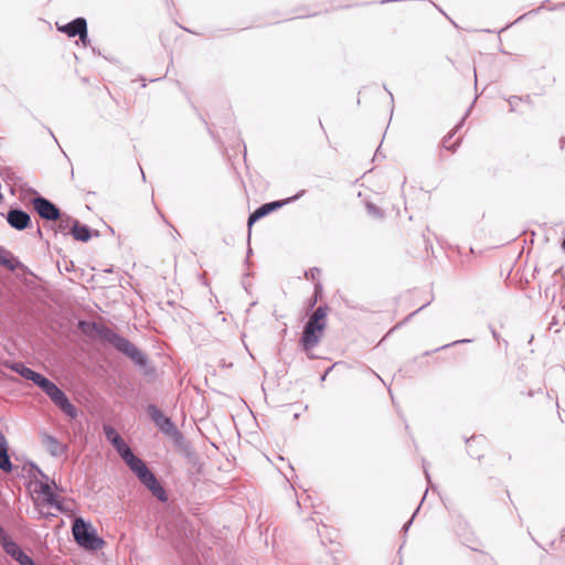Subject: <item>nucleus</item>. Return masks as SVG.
I'll use <instances>...</instances> for the list:
<instances>
[{"mask_svg":"<svg viewBox=\"0 0 565 565\" xmlns=\"http://www.w3.org/2000/svg\"><path fill=\"white\" fill-rule=\"evenodd\" d=\"M106 439L111 444L120 458L136 475L138 480L156 497L160 502L168 501V494L157 479L156 475L148 468L146 462L137 457L131 448L126 444L122 437L111 425H104L103 427Z\"/></svg>","mask_w":565,"mask_h":565,"instance_id":"1","label":"nucleus"},{"mask_svg":"<svg viewBox=\"0 0 565 565\" xmlns=\"http://www.w3.org/2000/svg\"><path fill=\"white\" fill-rule=\"evenodd\" d=\"M79 329L87 335H97L102 341L113 345L118 352L130 359L137 366L146 369L149 359L146 353L139 350L132 342L115 332L109 327L95 321H79Z\"/></svg>","mask_w":565,"mask_h":565,"instance_id":"2","label":"nucleus"},{"mask_svg":"<svg viewBox=\"0 0 565 565\" xmlns=\"http://www.w3.org/2000/svg\"><path fill=\"white\" fill-rule=\"evenodd\" d=\"M4 366L19 374L21 377L33 382L66 416L71 418H75L77 416V408L71 403L64 391H62L53 381L30 369L22 362L7 361L4 362Z\"/></svg>","mask_w":565,"mask_h":565,"instance_id":"3","label":"nucleus"},{"mask_svg":"<svg viewBox=\"0 0 565 565\" xmlns=\"http://www.w3.org/2000/svg\"><path fill=\"white\" fill-rule=\"evenodd\" d=\"M72 533L77 545L85 550L97 551L105 544L93 525L83 518H76L73 521Z\"/></svg>","mask_w":565,"mask_h":565,"instance_id":"4","label":"nucleus"},{"mask_svg":"<svg viewBox=\"0 0 565 565\" xmlns=\"http://www.w3.org/2000/svg\"><path fill=\"white\" fill-rule=\"evenodd\" d=\"M327 328V323L315 322L311 320H307L303 326V330L299 340V344L301 350L306 352L309 359H313V355L310 354L311 350L315 349L323 337V332Z\"/></svg>","mask_w":565,"mask_h":565,"instance_id":"5","label":"nucleus"},{"mask_svg":"<svg viewBox=\"0 0 565 565\" xmlns=\"http://www.w3.org/2000/svg\"><path fill=\"white\" fill-rule=\"evenodd\" d=\"M28 192L34 195L31 203L40 217L46 221H57L61 218V210L56 204L39 194V192L32 188L28 189Z\"/></svg>","mask_w":565,"mask_h":565,"instance_id":"6","label":"nucleus"},{"mask_svg":"<svg viewBox=\"0 0 565 565\" xmlns=\"http://www.w3.org/2000/svg\"><path fill=\"white\" fill-rule=\"evenodd\" d=\"M305 192H306L305 190H301L297 194H295L288 199L271 201V202L262 204L253 213L249 214L248 220H247L248 227H252V225L255 222H257L260 218L267 216L268 214L275 212L276 210L282 207L284 205L291 203L294 201H297L305 194Z\"/></svg>","mask_w":565,"mask_h":565,"instance_id":"7","label":"nucleus"},{"mask_svg":"<svg viewBox=\"0 0 565 565\" xmlns=\"http://www.w3.org/2000/svg\"><path fill=\"white\" fill-rule=\"evenodd\" d=\"M147 413L156 427L167 437L177 428L172 419L166 416L154 404L147 406Z\"/></svg>","mask_w":565,"mask_h":565,"instance_id":"8","label":"nucleus"},{"mask_svg":"<svg viewBox=\"0 0 565 565\" xmlns=\"http://www.w3.org/2000/svg\"><path fill=\"white\" fill-rule=\"evenodd\" d=\"M6 218L9 225L17 231H24L32 224L29 213L20 207H10Z\"/></svg>","mask_w":565,"mask_h":565,"instance_id":"9","label":"nucleus"},{"mask_svg":"<svg viewBox=\"0 0 565 565\" xmlns=\"http://www.w3.org/2000/svg\"><path fill=\"white\" fill-rule=\"evenodd\" d=\"M1 547L11 558H13L20 565H31L34 563L33 558L29 556L12 539L2 544Z\"/></svg>","mask_w":565,"mask_h":565,"instance_id":"10","label":"nucleus"},{"mask_svg":"<svg viewBox=\"0 0 565 565\" xmlns=\"http://www.w3.org/2000/svg\"><path fill=\"white\" fill-rule=\"evenodd\" d=\"M87 25V21L83 17H78L73 19L71 22L60 25L56 24L57 30L64 34H66L68 38H75L79 33H83L85 31V28Z\"/></svg>","mask_w":565,"mask_h":565,"instance_id":"11","label":"nucleus"},{"mask_svg":"<svg viewBox=\"0 0 565 565\" xmlns=\"http://www.w3.org/2000/svg\"><path fill=\"white\" fill-rule=\"evenodd\" d=\"M42 444L53 457H60L67 450V447L64 444L47 433L42 434Z\"/></svg>","mask_w":565,"mask_h":565,"instance_id":"12","label":"nucleus"},{"mask_svg":"<svg viewBox=\"0 0 565 565\" xmlns=\"http://www.w3.org/2000/svg\"><path fill=\"white\" fill-rule=\"evenodd\" d=\"M38 488L36 492L43 495V500L47 505L54 507L61 512L64 511L62 502L57 500L56 493L47 482H40Z\"/></svg>","mask_w":565,"mask_h":565,"instance_id":"13","label":"nucleus"},{"mask_svg":"<svg viewBox=\"0 0 565 565\" xmlns=\"http://www.w3.org/2000/svg\"><path fill=\"white\" fill-rule=\"evenodd\" d=\"M0 266L10 271L23 268V264L9 249L0 245Z\"/></svg>","mask_w":565,"mask_h":565,"instance_id":"14","label":"nucleus"},{"mask_svg":"<svg viewBox=\"0 0 565 565\" xmlns=\"http://www.w3.org/2000/svg\"><path fill=\"white\" fill-rule=\"evenodd\" d=\"M174 447L184 456L190 457L192 452V447L189 441H186L184 435L178 429V427L168 436Z\"/></svg>","mask_w":565,"mask_h":565,"instance_id":"15","label":"nucleus"},{"mask_svg":"<svg viewBox=\"0 0 565 565\" xmlns=\"http://www.w3.org/2000/svg\"><path fill=\"white\" fill-rule=\"evenodd\" d=\"M71 235L75 241L85 243L92 238L93 231L88 225L82 224L78 220L75 218L73 226L71 227Z\"/></svg>","mask_w":565,"mask_h":565,"instance_id":"16","label":"nucleus"},{"mask_svg":"<svg viewBox=\"0 0 565 565\" xmlns=\"http://www.w3.org/2000/svg\"><path fill=\"white\" fill-rule=\"evenodd\" d=\"M57 221H58V223L54 227L55 234H58V233H61L63 235L71 234V227L73 226V222L75 221V218H73L70 215L61 213V218H58Z\"/></svg>","mask_w":565,"mask_h":565,"instance_id":"17","label":"nucleus"},{"mask_svg":"<svg viewBox=\"0 0 565 565\" xmlns=\"http://www.w3.org/2000/svg\"><path fill=\"white\" fill-rule=\"evenodd\" d=\"M463 121H465V117H462L461 120L459 121V124L443 139V146L447 150H450V151L455 152L457 150V148L459 147V145L461 142L460 138H458L454 143H449V142H450V139L462 127Z\"/></svg>","mask_w":565,"mask_h":565,"instance_id":"18","label":"nucleus"},{"mask_svg":"<svg viewBox=\"0 0 565 565\" xmlns=\"http://www.w3.org/2000/svg\"><path fill=\"white\" fill-rule=\"evenodd\" d=\"M328 306L321 305L319 306L313 313L309 317V320L320 323H327V315H328Z\"/></svg>","mask_w":565,"mask_h":565,"instance_id":"19","label":"nucleus"},{"mask_svg":"<svg viewBox=\"0 0 565 565\" xmlns=\"http://www.w3.org/2000/svg\"><path fill=\"white\" fill-rule=\"evenodd\" d=\"M0 177L7 183L17 184L19 178L15 175V172L10 167H0Z\"/></svg>","mask_w":565,"mask_h":565,"instance_id":"20","label":"nucleus"},{"mask_svg":"<svg viewBox=\"0 0 565 565\" xmlns=\"http://www.w3.org/2000/svg\"><path fill=\"white\" fill-rule=\"evenodd\" d=\"M0 469L4 472H11L13 470L8 450H0Z\"/></svg>","mask_w":565,"mask_h":565,"instance_id":"21","label":"nucleus"},{"mask_svg":"<svg viewBox=\"0 0 565 565\" xmlns=\"http://www.w3.org/2000/svg\"><path fill=\"white\" fill-rule=\"evenodd\" d=\"M483 441H484V439H483L482 436H480V437L472 436L470 438H467L466 439V444L468 445V454H469V456L476 457L478 460H480L483 457V455L475 452L473 449H472V446H473L475 443H483Z\"/></svg>","mask_w":565,"mask_h":565,"instance_id":"22","label":"nucleus"},{"mask_svg":"<svg viewBox=\"0 0 565 565\" xmlns=\"http://www.w3.org/2000/svg\"><path fill=\"white\" fill-rule=\"evenodd\" d=\"M472 341H473L472 339H461V340H456V341H452V342H450V343L444 344V345H441V347H439V348H437V349H435V350H433V351H426V352L424 353V355H429V354H431L433 352H438V351H441V350H445V349H448V348H450V347H455V345H458V344H462V343H470V342H472Z\"/></svg>","mask_w":565,"mask_h":565,"instance_id":"23","label":"nucleus"},{"mask_svg":"<svg viewBox=\"0 0 565 565\" xmlns=\"http://www.w3.org/2000/svg\"><path fill=\"white\" fill-rule=\"evenodd\" d=\"M366 210H367L369 214H371L372 216H374L376 218H382L383 217L382 210L379 206H376L375 204H373V203H367L366 204Z\"/></svg>","mask_w":565,"mask_h":565,"instance_id":"24","label":"nucleus"},{"mask_svg":"<svg viewBox=\"0 0 565 565\" xmlns=\"http://www.w3.org/2000/svg\"><path fill=\"white\" fill-rule=\"evenodd\" d=\"M530 99V96H525V97H519V96H510L508 98V103L510 105V111H514L515 110V107L518 105L519 102H522V100H529Z\"/></svg>","mask_w":565,"mask_h":565,"instance_id":"25","label":"nucleus"},{"mask_svg":"<svg viewBox=\"0 0 565 565\" xmlns=\"http://www.w3.org/2000/svg\"><path fill=\"white\" fill-rule=\"evenodd\" d=\"M320 289H321V285L319 282L316 284V286H315V295L308 300V309L309 310L313 309L315 306L317 305L318 294H319Z\"/></svg>","mask_w":565,"mask_h":565,"instance_id":"26","label":"nucleus"},{"mask_svg":"<svg viewBox=\"0 0 565 565\" xmlns=\"http://www.w3.org/2000/svg\"><path fill=\"white\" fill-rule=\"evenodd\" d=\"M320 276V269L317 267L310 268L305 273L307 279L316 280Z\"/></svg>","mask_w":565,"mask_h":565,"instance_id":"27","label":"nucleus"},{"mask_svg":"<svg viewBox=\"0 0 565 565\" xmlns=\"http://www.w3.org/2000/svg\"><path fill=\"white\" fill-rule=\"evenodd\" d=\"M77 36L79 38V41L84 46L89 44L90 40L88 38L87 26L85 28V31L83 33H79Z\"/></svg>","mask_w":565,"mask_h":565,"instance_id":"28","label":"nucleus"},{"mask_svg":"<svg viewBox=\"0 0 565 565\" xmlns=\"http://www.w3.org/2000/svg\"><path fill=\"white\" fill-rule=\"evenodd\" d=\"M10 539L11 537L8 535L6 530L0 525V545L2 546V544L8 542Z\"/></svg>","mask_w":565,"mask_h":565,"instance_id":"29","label":"nucleus"},{"mask_svg":"<svg viewBox=\"0 0 565 565\" xmlns=\"http://www.w3.org/2000/svg\"><path fill=\"white\" fill-rule=\"evenodd\" d=\"M0 450H8L7 440L2 434H0Z\"/></svg>","mask_w":565,"mask_h":565,"instance_id":"30","label":"nucleus"},{"mask_svg":"<svg viewBox=\"0 0 565 565\" xmlns=\"http://www.w3.org/2000/svg\"><path fill=\"white\" fill-rule=\"evenodd\" d=\"M416 512L413 514V516L411 518V520H408L404 525H403V532L406 533L409 529V526L412 525V522H413V519L415 516Z\"/></svg>","mask_w":565,"mask_h":565,"instance_id":"31","label":"nucleus"},{"mask_svg":"<svg viewBox=\"0 0 565 565\" xmlns=\"http://www.w3.org/2000/svg\"><path fill=\"white\" fill-rule=\"evenodd\" d=\"M551 10H565V2H559L555 4Z\"/></svg>","mask_w":565,"mask_h":565,"instance_id":"32","label":"nucleus"},{"mask_svg":"<svg viewBox=\"0 0 565 565\" xmlns=\"http://www.w3.org/2000/svg\"><path fill=\"white\" fill-rule=\"evenodd\" d=\"M39 473L42 476V478L44 479H47V476L40 469V468H36Z\"/></svg>","mask_w":565,"mask_h":565,"instance_id":"33","label":"nucleus"},{"mask_svg":"<svg viewBox=\"0 0 565 565\" xmlns=\"http://www.w3.org/2000/svg\"><path fill=\"white\" fill-rule=\"evenodd\" d=\"M492 335H493V338H494L495 340H498V339H499V334L497 333V331H495V330H492Z\"/></svg>","mask_w":565,"mask_h":565,"instance_id":"34","label":"nucleus"},{"mask_svg":"<svg viewBox=\"0 0 565 565\" xmlns=\"http://www.w3.org/2000/svg\"><path fill=\"white\" fill-rule=\"evenodd\" d=\"M427 305H424V306H420V308L416 311H414L413 313H411V316H414L416 312H418L419 310L424 309Z\"/></svg>","mask_w":565,"mask_h":565,"instance_id":"35","label":"nucleus"},{"mask_svg":"<svg viewBox=\"0 0 565 565\" xmlns=\"http://www.w3.org/2000/svg\"><path fill=\"white\" fill-rule=\"evenodd\" d=\"M470 109H472V106H469V109L466 111V114H465V116H463V117H465V119L468 117Z\"/></svg>","mask_w":565,"mask_h":565,"instance_id":"36","label":"nucleus"},{"mask_svg":"<svg viewBox=\"0 0 565 565\" xmlns=\"http://www.w3.org/2000/svg\"><path fill=\"white\" fill-rule=\"evenodd\" d=\"M36 234H38L39 237H42V231H41L40 227H38Z\"/></svg>","mask_w":565,"mask_h":565,"instance_id":"37","label":"nucleus"},{"mask_svg":"<svg viewBox=\"0 0 565 565\" xmlns=\"http://www.w3.org/2000/svg\"><path fill=\"white\" fill-rule=\"evenodd\" d=\"M395 0H382L381 3L384 4V3H388V2H394Z\"/></svg>","mask_w":565,"mask_h":565,"instance_id":"38","label":"nucleus"},{"mask_svg":"<svg viewBox=\"0 0 565 565\" xmlns=\"http://www.w3.org/2000/svg\"><path fill=\"white\" fill-rule=\"evenodd\" d=\"M564 143H565V139L563 138V139H561V148L564 147Z\"/></svg>","mask_w":565,"mask_h":565,"instance_id":"39","label":"nucleus"},{"mask_svg":"<svg viewBox=\"0 0 565 565\" xmlns=\"http://www.w3.org/2000/svg\"><path fill=\"white\" fill-rule=\"evenodd\" d=\"M562 248H563V250L565 252V237H564V241H563V243H562Z\"/></svg>","mask_w":565,"mask_h":565,"instance_id":"40","label":"nucleus"},{"mask_svg":"<svg viewBox=\"0 0 565 565\" xmlns=\"http://www.w3.org/2000/svg\"><path fill=\"white\" fill-rule=\"evenodd\" d=\"M327 374H328V371L321 376L322 381L326 380Z\"/></svg>","mask_w":565,"mask_h":565,"instance_id":"41","label":"nucleus"},{"mask_svg":"<svg viewBox=\"0 0 565 565\" xmlns=\"http://www.w3.org/2000/svg\"><path fill=\"white\" fill-rule=\"evenodd\" d=\"M425 475H426V478L429 480V473L427 472L426 469H425Z\"/></svg>","mask_w":565,"mask_h":565,"instance_id":"42","label":"nucleus"},{"mask_svg":"<svg viewBox=\"0 0 565 565\" xmlns=\"http://www.w3.org/2000/svg\"><path fill=\"white\" fill-rule=\"evenodd\" d=\"M51 516H55L54 514H45V518H51Z\"/></svg>","mask_w":565,"mask_h":565,"instance_id":"43","label":"nucleus"},{"mask_svg":"<svg viewBox=\"0 0 565 565\" xmlns=\"http://www.w3.org/2000/svg\"><path fill=\"white\" fill-rule=\"evenodd\" d=\"M524 17H525V14H524V15L519 17V19H518L516 21L522 20Z\"/></svg>","mask_w":565,"mask_h":565,"instance_id":"44","label":"nucleus"},{"mask_svg":"<svg viewBox=\"0 0 565 565\" xmlns=\"http://www.w3.org/2000/svg\"><path fill=\"white\" fill-rule=\"evenodd\" d=\"M384 90H386V93H391L390 89H387V87L384 86Z\"/></svg>","mask_w":565,"mask_h":565,"instance_id":"45","label":"nucleus"},{"mask_svg":"<svg viewBox=\"0 0 565 565\" xmlns=\"http://www.w3.org/2000/svg\"><path fill=\"white\" fill-rule=\"evenodd\" d=\"M384 90H386V93H391L390 89H387V87L384 86Z\"/></svg>","mask_w":565,"mask_h":565,"instance_id":"46","label":"nucleus"},{"mask_svg":"<svg viewBox=\"0 0 565 565\" xmlns=\"http://www.w3.org/2000/svg\"><path fill=\"white\" fill-rule=\"evenodd\" d=\"M94 235H95V236H98V235H99L98 231H95V232H94Z\"/></svg>","mask_w":565,"mask_h":565,"instance_id":"47","label":"nucleus"},{"mask_svg":"<svg viewBox=\"0 0 565 565\" xmlns=\"http://www.w3.org/2000/svg\"><path fill=\"white\" fill-rule=\"evenodd\" d=\"M31 565H38V564L34 562V563H33V564H31Z\"/></svg>","mask_w":565,"mask_h":565,"instance_id":"48","label":"nucleus"}]
</instances>
